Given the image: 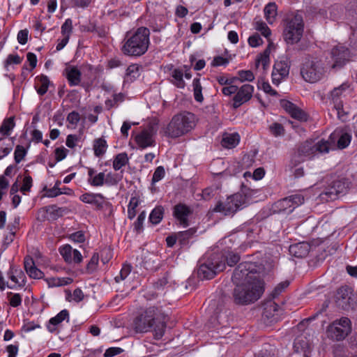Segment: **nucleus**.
<instances>
[{
	"label": "nucleus",
	"instance_id": "nucleus-1",
	"mask_svg": "<svg viewBox=\"0 0 357 357\" xmlns=\"http://www.w3.org/2000/svg\"><path fill=\"white\" fill-rule=\"evenodd\" d=\"M167 320L161 307L151 306L134 319L133 328L137 333H146L153 329L154 338L158 340L165 335Z\"/></svg>",
	"mask_w": 357,
	"mask_h": 357
},
{
	"label": "nucleus",
	"instance_id": "nucleus-2",
	"mask_svg": "<svg viewBox=\"0 0 357 357\" xmlns=\"http://www.w3.org/2000/svg\"><path fill=\"white\" fill-rule=\"evenodd\" d=\"M264 292V282L260 278H250L248 282L236 285L233 291L234 302L247 305L258 301Z\"/></svg>",
	"mask_w": 357,
	"mask_h": 357
},
{
	"label": "nucleus",
	"instance_id": "nucleus-3",
	"mask_svg": "<svg viewBox=\"0 0 357 357\" xmlns=\"http://www.w3.org/2000/svg\"><path fill=\"white\" fill-rule=\"evenodd\" d=\"M330 144L324 139L315 142L310 139L300 144L291 155L290 165L292 167L299 165L307 160H312L318 154L328 153Z\"/></svg>",
	"mask_w": 357,
	"mask_h": 357
},
{
	"label": "nucleus",
	"instance_id": "nucleus-4",
	"mask_svg": "<svg viewBox=\"0 0 357 357\" xmlns=\"http://www.w3.org/2000/svg\"><path fill=\"white\" fill-rule=\"evenodd\" d=\"M150 31L148 28L139 27L134 33H127L122 52L127 56H140L144 54L149 48Z\"/></svg>",
	"mask_w": 357,
	"mask_h": 357
},
{
	"label": "nucleus",
	"instance_id": "nucleus-5",
	"mask_svg": "<svg viewBox=\"0 0 357 357\" xmlns=\"http://www.w3.org/2000/svg\"><path fill=\"white\" fill-rule=\"evenodd\" d=\"M196 118L194 114L182 112L174 115L167 124L165 135L175 139L190 132L195 126Z\"/></svg>",
	"mask_w": 357,
	"mask_h": 357
},
{
	"label": "nucleus",
	"instance_id": "nucleus-6",
	"mask_svg": "<svg viewBox=\"0 0 357 357\" xmlns=\"http://www.w3.org/2000/svg\"><path fill=\"white\" fill-rule=\"evenodd\" d=\"M303 20L300 15L287 17L284 22L283 39L287 45L297 44L303 37Z\"/></svg>",
	"mask_w": 357,
	"mask_h": 357
},
{
	"label": "nucleus",
	"instance_id": "nucleus-7",
	"mask_svg": "<svg viewBox=\"0 0 357 357\" xmlns=\"http://www.w3.org/2000/svg\"><path fill=\"white\" fill-rule=\"evenodd\" d=\"M225 259L218 253L208 256L198 268L197 274L201 279L210 280L225 268Z\"/></svg>",
	"mask_w": 357,
	"mask_h": 357
},
{
	"label": "nucleus",
	"instance_id": "nucleus-8",
	"mask_svg": "<svg viewBox=\"0 0 357 357\" xmlns=\"http://www.w3.org/2000/svg\"><path fill=\"white\" fill-rule=\"evenodd\" d=\"M324 73V63L317 57L306 58L301 69L302 77L310 83H315L320 80Z\"/></svg>",
	"mask_w": 357,
	"mask_h": 357
},
{
	"label": "nucleus",
	"instance_id": "nucleus-9",
	"mask_svg": "<svg viewBox=\"0 0 357 357\" xmlns=\"http://www.w3.org/2000/svg\"><path fill=\"white\" fill-rule=\"evenodd\" d=\"M352 331L351 320L346 317H342L332 321L326 328V334L333 341L344 340Z\"/></svg>",
	"mask_w": 357,
	"mask_h": 357
},
{
	"label": "nucleus",
	"instance_id": "nucleus-10",
	"mask_svg": "<svg viewBox=\"0 0 357 357\" xmlns=\"http://www.w3.org/2000/svg\"><path fill=\"white\" fill-rule=\"evenodd\" d=\"M247 203L248 197L245 195L236 193L228 197L225 202H219L213 208V211L229 215L245 207Z\"/></svg>",
	"mask_w": 357,
	"mask_h": 357
},
{
	"label": "nucleus",
	"instance_id": "nucleus-11",
	"mask_svg": "<svg viewBox=\"0 0 357 357\" xmlns=\"http://www.w3.org/2000/svg\"><path fill=\"white\" fill-rule=\"evenodd\" d=\"M304 200V197L302 195H292L275 202L272 208L276 213L289 214L296 208L303 204Z\"/></svg>",
	"mask_w": 357,
	"mask_h": 357
},
{
	"label": "nucleus",
	"instance_id": "nucleus-12",
	"mask_svg": "<svg viewBox=\"0 0 357 357\" xmlns=\"http://www.w3.org/2000/svg\"><path fill=\"white\" fill-rule=\"evenodd\" d=\"M250 278H259L255 271V266L251 262H242L235 268L232 281L236 284L248 282Z\"/></svg>",
	"mask_w": 357,
	"mask_h": 357
},
{
	"label": "nucleus",
	"instance_id": "nucleus-13",
	"mask_svg": "<svg viewBox=\"0 0 357 357\" xmlns=\"http://www.w3.org/2000/svg\"><path fill=\"white\" fill-rule=\"evenodd\" d=\"M348 188L349 183L346 179L334 181L324 192L321 193V199L326 202L335 200L339 195H344Z\"/></svg>",
	"mask_w": 357,
	"mask_h": 357
},
{
	"label": "nucleus",
	"instance_id": "nucleus-14",
	"mask_svg": "<svg viewBox=\"0 0 357 357\" xmlns=\"http://www.w3.org/2000/svg\"><path fill=\"white\" fill-rule=\"evenodd\" d=\"M254 91V86L250 84H244L240 87L237 86V90L232 98V107L238 109L243 104L249 102L253 96Z\"/></svg>",
	"mask_w": 357,
	"mask_h": 357
},
{
	"label": "nucleus",
	"instance_id": "nucleus-15",
	"mask_svg": "<svg viewBox=\"0 0 357 357\" xmlns=\"http://www.w3.org/2000/svg\"><path fill=\"white\" fill-rule=\"evenodd\" d=\"M331 56L333 61V68H342L351 58V53L348 48L343 45H337L332 48Z\"/></svg>",
	"mask_w": 357,
	"mask_h": 357
},
{
	"label": "nucleus",
	"instance_id": "nucleus-16",
	"mask_svg": "<svg viewBox=\"0 0 357 357\" xmlns=\"http://www.w3.org/2000/svg\"><path fill=\"white\" fill-rule=\"evenodd\" d=\"M351 135L346 132L335 130L326 140L330 144V150L335 149H343L349 146L351 142Z\"/></svg>",
	"mask_w": 357,
	"mask_h": 357
},
{
	"label": "nucleus",
	"instance_id": "nucleus-17",
	"mask_svg": "<svg viewBox=\"0 0 357 357\" xmlns=\"http://www.w3.org/2000/svg\"><path fill=\"white\" fill-rule=\"evenodd\" d=\"M67 211L65 207H59L56 205H49L40 208L37 213L38 220L41 222L45 220H56L62 217Z\"/></svg>",
	"mask_w": 357,
	"mask_h": 357
},
{
	"label": "nucleus",
	"instance_id": "nucleus-18",
	"mask_svg": "<svg viewBox=\"0 0 357 357\" xmlns=\"http://www.w3.org/2000/svg\"><path fill=\"white\" fill-rule=\"evenodd\" d=\"M337 306L342 310H348L353 305L352 291L347 286L340 287L335 295Z\"/></svg>",
	"mask_w": 357,
	"mask_h": 357
},
{
	"label": "nucleus",
	"instance_id": "nucleus-19",
	"mask_svg": "<svg viewBox=\"0 0 357 357\" xmlns=\"http://www.w3.org/2000/svg\"><path fill=\"white\" fill-rule=\"evenodd\" d=\"M290 66L287 60L277 61L272 72V82L274 84L278 85L282 80L286 79L289 73Z\"/></svg>",
	"mask_w": 357,
	"mask_h": 357
},
{
	"label": "nucleus",
	"instance_id": "nucleus-20",
	"mask_svg": "<svg viewBox=\"0 0 357 357\" xmlns=\"http://www.w3.org/2000/svg\"><path fill=\"white\" fill-rule=\"evenodd\" d=\"M59 253L64 261L68 264H79L82 261V256L79 251L66 244L59 248Z\"/></svg>",
	"mask_w": 357,
	"mask_h": 357
},
{
	"label": "nucleus",
	"instance_id": "nucleus-21",
	"mask_svg": "<svg viewBox=\"0 0 357 357\" xmlns=\"http://www.w3.org/2000/svg\"><path fill=\"white\" fill-rule=\"evenodd\" d=\"M135 141L137 146L142 149L154 146L155 145L154 135L151 129H144L136 135L135 137Z\"/></svg>",
	"mask_w": 357,
	"mask_h": 357
},
{
	"label": "nucleus",
	"instance_id": "nucleus-22",
	"mask_svg": "<svg viewBox=\"0 0 357 357\" xmlns=\"http://www.w3.org/2000/svg\"><path fill=\"white\" fill-rule=\"evenodd\" d=\"M191 208L183 204H176L174 207L173 215L183 227L189 225L188 217L192 214Z\"/></svg>",
	"mask_w": 357,
	"mask_h": 357
},
{
	"label": "nucleus",
	"instance_id": "nucleus-23",
	"mask_svg": "<svg viewBox=\"0 0 357 357\" xmlns=\"http://www.w3.org/2000/svg\"><path fill=\"white\" fill-rule=\"evenodd\" d=\"M280 106L294 119L298 121H305L307 119V114L293 102L282 100Z\"/></svg>",
	"mask_w": 357,
	"mask_h": 357
},
{
	"label": "nucleus",
	"instance_id": "nucleus-24",
	"mask_svg": "<svg viewBox=\"0 0 357 357\" xmlns=\"http://www.w3.org/2000/svg\"><path fill=\"white\" fill-rule=\"evenodd\" d=\"M79 200L94 206L98 210L102 209L105 204V197L100 193L85 192L80 195Z\"/></svg>",
	"mask_w": 357,
	"mask_h": 357
},
{
	"label": "nucleus",
	"instance_id": "nucleus-25",
	"mask_svg": "<svg viewBox=\"0 0 357 357\" xmlns=\"http://www.w3.org/2000/svg\"><path fill=\"white\" fill-rule=\"evenodd\" d=\"M349 87L347 82H344L337 87L334 88L329 94V99L331 100L335 109H342L343 102L342 96Z\"/></svg>",
	"mask_w": 357,
	"mask_h": 357
},
{
	"label": "nucleus",
	"instance_id": "nucleus-26",
	"mask_svg": "<svg viewBox=\"0 0 357 357\" xmlns=\"http://www.w3.org/2000/svg\"><path fill=\"white\" fill-rule=\"evenodd\" d=\"M70 86H78L81 82V71L74 66H67L63 72Z\"/></svg>",
	"mask_w": 357,
	"mask_h": 357
},
{
	"label": "nucleus",
	"instance_id": "nucleus-27",
	"mask_svg": "<svg viewBox=\"0 0 357 357\" xmlns=\"http://www.w3.org/2000/svg\"><path fill=\"white\" fill-rule=\"evenodd\" d=\"M24 264L25 271L30 278L33 279H40L43 277V273L35 266L32 258L26 257L24 259Z\"/></svg>",
	"mask_w": 357,
	"mask_h": 357
},
{
	"label": "nucleus",
	"instance_id": "nucleus-28",
	"mask_svg": "<svg viewBox=\"0 0 357 357\" xmlns=\"http://www.w3.org/2000/svg\"><path fill=\"white\" fill-rule=\"evenodd\" d=\"M69 319V312L67 310H63L55 317L51 318L47 326L50 332L53 333L56 331V326L65 319Z\"/></svg>",
	"mask_w": 357,
	"mask_h": 357
},
{
	"label": "nucleus",
	"instance_id": "nucleus-29",
	"mask_svg": "<svg viewBox=\"0 0 357 357\" xmlns=\"http://www.w3.org/2000/svg\"><path fill=\"white\" fill-rule=\"evenodd\" d=\"M310 246L305 243H295L289 246V252L297 258L305 257L309 252Z\"/></svg>",
	"mask_w": 357,
	"mask_h": 357
},
{
	"label": "nucleus",
	"instance_id": "nucleus-30",
	"mask_svg": "<svg viewBox=\"0 0 357 357\" xmlns=\"http://www.w3.org/2000/svg\"><path fill=\"white\" fill-rule=\"evenodd\" d=\"M170 82L179 89H184L185 86L183 80V72L179 68L174 69L171 73Z\"/></svg>",
	"mask_w": 357,
	"mask_h": 357
},
{
	"label": "nucleus",
	"instance_id": "nucleus-31",
	"mask_svg": "<svg viewBox=\"0 0 357 357\" xmlns=\"http://www.w3.org/2000/svg\"><path fill=\"white\" fill-rule=\"evenodd\" d=\"M141 66L137 63L130 65L126 71L124 82H132L139 76V69Z\"/></svg>",
	"mask_w": 357,
	"mask_h": 357
},
{
	"label": "nucleus",
	"instance_id": "nucleus-32",
	"mask_svg": "<svg viewBox=\"0 0 357 357\" xmlns=\"http://www.w3.org/2000/svg\"><path fill=\"white\" fill-rule=\"evenodd\" d=\"M270 50L267 47L262 53L259 54L255 60V67L258 68L260 66L265 70H266L270 64Z\"/></svg>",
	"mask_w": 357,
	"mask_h": 357
},
{
	"label": "nucleus",
	"instance_id": "nucleus-33",
	"mask_svg": "<svg viewBox=\"0 0 357 357\" xmlns=\"http://www.w3.org/2000/svg\"><path fill=\"white\" fill-rule=\"evenodd\" d=\"M240 137L238 133L225 134L223 135L221 144L227 149L235 147L239 142Z\"/></svg>",
	"mask_w": 357,
	"mask_h": 357
},
{
	"label": "nucleus",
	"instance_id": "nucleus-34",
	"mask_svg": "<svg viewBox=\"0 0 357 357\" xmlns=\"http://www.w3.org/2000/svg\"><path fill=\"white\" fill-rule=\"evenodd\" d=\"M107 143L105 139L100 137L93 141V149L96 157L102 156L107 151Z\"/></svg>",
	"mask_w": 357,
	"mask_h": 357
},
{
	"label": "nucleus",
	"instance_id": "nucleus-35",
	"mask_svg": "<svg viewBox=\"0 0 357 357\" xmlns=\"http://www.w3.org/2000/svg\"><path fill=\"white\" fill-rule=\"evenodd\" d=\"M36 80L38 82L37 85L36 86L37 93L40 96L45 95L49 88L50 82L47 76L41 75L36 77Z\"/></svg>",
	"mask_w": 357,
	"mask_h": 357
},
{
	"label": "nucleus",
	"instance_id": "nucleus-36",
	"mask_svg": "<svg viewBox=\"0 0 357 357\" xmlns=\"http://www.w3.org/2000/svg\"><path fill=\"white\" fill-rule=\"evenodd\" d=\"M15 126V117L10 116L3 120L0 126V134L3 136H9Z\"/></svg>",
	"mask_w": 357,
	"mask_h": 357
},
{
	"label": "nucleus",
	"instance_id": "nucleus-37",
	"mask_svg": "<svg viewBox=\"0 0 357 357\" xmlns=\"http://www.w3.org/2000/svg\"><path fill=\"white\" fill-rule=\"evenodd\" d=\"M164 211V208L162 206L154 208L149 215V222L153 225L159 224L163 218Z\"/></svg>",
	"mask_w": 357,
	"mask_h": 357
},
{
	"label": "nucleus",
	"instance_id": "nucleus-38",
	"mask_svg": "<svg viewBox=\"0 0 357 357\" xmlns=\"http://www.w3.org/2000/svg\"><path fill=\"white\" fill-rule=\"evenodd\" d=\"M264 15L267 22L273 24L277 15V6L275 3H268L264 8Z\"/></svg>",
	"mask_w": 357,
	"mask_h": 357
},
{
	"label": "nucleus",
	"instance_id": "nucleus-39",
	"mask_svg": "<svg viewBox=\"0 0 357 357\" xmlns=\"http://www.w3.org/2000/svg\"><path fill=\"white\" fill-rule=\"evenodd\" d=\"M193 95L195 100L198 102H202L204 96L202 95V86L200 79L195 78L192 81Z\"/></svg>",
	"mask_w": 357,
	"mask_h": 357
},
{
	"label": "nucleus",
	"instance_id": "nucleus-40",
	"mask_svg": "<svg viewBox=\"0 0 357 357\" xmlns=\"http://www.w3.org/2000/svg\"><path fill=\"white\" fill-rule=\"evenodd\" d=\"M128 154L125 152L117 154L113 161V168L117 171L128 162Z\"/></svg>",
	"mask_w": 357,
	"mask_h": 357
},
{
	"label": "nucleus",
	"instance_id": "nucleus-41",
	"mask_svg": "<svg viewBox=\"0 0 357 357\" xmlns=\"http://www.w3.org/2000/svg\"><path fill=\"white\" fill-rule=\"evenodd\" d=\"M7 298L9 305L13 307H18L22 305V296L19 293H13L11 291L7 292Z\"/></svg>",
	"mask_w": 357,
	"mask_h": 357
},
{
	"label": "nucleus",
	"instance_id": "nucleus-42",
	"mask_svg": "<svg viewBox=\"0 0 357 357\" xmlns=\"http://www.w3.org/2000/svg\"><path fill=\"white\" fill-rule=\"evenodd\" d=\"M139 204V199L137 197H132L128 206V218L133 219L136 215V208Z\"/></svg>",
	"mask_w": 357,
	"mask_h": 357
},
{
	"label": "nucleus",
	"instance_id": "nucleus-43",
	"mask_svg": "<svg viewBox=\"0 0 357 357\" xmlns=\"http://www.w3.org/2000/svg\"><path fill=\"white\" fill-rule=\"evenodd\" d=\"M105 174L104 172L96 174L92 178H88V183L93 187L102 186L105 183Z\"/></svg>",
	"mask_w": 357,
	"mask_h": 357
},
{
	"label": "nucleus",
	"instance_id": "nucleus-44",
	"mask_svg": "<svg viewBox=\"0 0 357 357\" xmlns=\"http://www.w3.org/2000/svg\"><path fill=\"white\" fill-rule=\"evenodd\" d=\"M196 231L195 228H190L188 230L178 232L176 234L177 238H178V241L181 244H185L188 239L194 236Z\"/></svg>",
	"mask_w": 357,
	"mask_h": 357
},
{
	"label": "nucleus",
	"instance_id": "nucleus-45",
	"mask_svg": "<svg viewBox=\"0 0 357 357\" xmlns=\"http://www.w3.org/2000/svg\"><path fill=\"white\" fill-rule=\"evenodd\" d=\"M238 77H235L236 80L243 82H252L255 79V75L251 70H239L238 71Z\"/></svg>",
	"mask_w": 357,
	"mask_h": 357
},
{
	"label": "nucleus",
	"instance_id": "nucleus-46",
	"mask_svg": "<svg viewBox=\"0 0 357 357\" xmlns=\"http://www.w3.org/2000/svg\"><path fill=\"white\" fill-rule=\"evenodd\" d=\"M269 131L275 137L284 135V128L281 123H273L269 126Z\"/></svg>",
	"mask_w": 357,
	"mask_h": 357
},
{
	"label": "nucleus",
	"instance_id": "nucleus-47",
	"mask_svg": "<svg viewBox=\"0 0 357 357\" xmlns=\"http://www.w3.org/2000/svg\"><path fill=\"white\" fill-rule=\"evenodd\" d=\"M98 261H99L98 254L94 253L92 255L90 261H89V263L86 265V271L89 273H91L96 270L98 264Z\"/></svg>",
	"mask_w": 357,
	"mask_h": 357
},
{
	"label": "nucleus",
	"instance_id": "nucleus-48",
	"mask_svg": "<svg viewBox=\"0 0 357 357\" xmlns=\"http://www.w3.org/2000/svg\"><path fill=\"white\" fill-rule=\"evenodd\" d=\"M26 150L24 146L17 145L14 152V158L16 163H20L25 157Z\"/></svg>",
	"mask_w": 357,
	"mask_h": 357
},
{
	"label": "nucleus",
	"instance_id": "nucleus-49",
	"mask_svg": "<svg viewBox=\"0 0 357 357\" xmlns=\"http://www.w3.org/2000/svg\"><path fill=\"white\" fill-rule=\"evenodd\" d=\"M132 267L130 265L124 264L120 271L119 275L115 277V281L116 282H119L120 281L125 280L130 273Z\"/></svg>",
	"mask_w": 357,
	"mask_h": 357
},
{
	"label": "nucleus",
	"instance_id": "nucleus-50",
	"mask_svg": "<svg viewBox=\"0 0 357 357\" xmlns=\"http://www.w3.org/2000/svg\"><path fill=\"white\" fill-rule=\"evenodd\" d=\"M73 30V22L72 20L68 18L66 19L64 23L61 26V33L63 36H68L70 38V33Z\"/></svg>",
	"mask_w": 357,
	"mask_h": 357
},
{
	"label": "nucleus",
	"instance_id": "nucleus-51",
	"mask_svg": "<svg viewBox=\"0 0 357 357\" xmlns=\"http://www.w3.org/2000/svg\"><path fill=\"white\" fill-rule=\"evenodd\" d=\"M32 183L33 180L31 176L29 175H25L23 179L22 186L20 188V191L24 195L27 192H29L32 187Z\"/></svg>",
	"mask_w": 357,
	"mask_h": 357
},
{
	"label": "nucleus",
	"instance_id": "nucleus-52",
	"mask_svg": "<svg viewBox=\"0 0 357 357\" xmlns=\"http://www.w3.org/2000/svg\"><path fill=\"white\" fill-rule=\"evenodd\" d=\"M12 151L11 146H8L3 137H0V160L8 155Z\"/></svg>",
	"mask_w": 357,
	"mask_h": 357
},
{
	"label": "nucleus",
	"instance_id": "nucleus-53",
	"mask_svg": "<svg viewBox=\"0 0 357 357\" xmlns=\"http://www.w3.org/2000/svg\"><path fill=\"white\" fill-rule=\"evenodd\" d=\"M22 61V58H21L19 55L9 54L4 62V66L5 68H7L11 64H20L21 63Z\"/></svg>",
	"mask_w": 357,
	"mask_h": 357
},
{
	"label": "nucleus",
	"instance_id": "nucleus-54",
	"mask_svg": "<svg viewBox=\"0 0 357 357\" xmlns=\"http://www.w3.org/2000/svg\"><path fill=\"white\" fill-rule=\"evenodd\" d=\"M73 280L71 278H56L52 280V285L55 287H61L71 284Z\"/></svg>",
	"mask_w": 357,
	"mask_h": 357
},
{
	"label": "nucleus",
	"instance_id": "nucleus-55",
	"mask_svg": "<svg viewBox=\"0 0 357 357\" xmlns=\"http://www.w3.org/2000/svg\"><path fill=\"white\" fill-rule=\"evenodd\" d=\"M61 181H57L53 188L47 190V196L48 197H55L60 195H62L61 189L59 188Z\"/></svg>",
	"mask_w": 357,
	"mask_h": 357
},
{
	"label": "nucleus",
	"instance_id": "nucleus-56",
	"mask_svg": "<svg viewBox=\"0 0 357 357\" xmlns=\"http://www.w3.org/2000/svg\"><path fill=\"white\" fill-rule=\"evenodd\" d=\"M256 29L261 32V33L266 38L270 36L271 32L266 23L263 22H257Z\"/></svg>",
	"mask_w": 357,
	"mask_h": 357
},
{
	"label": "nucleus",
	"instance_id": "nucleus-57",
	"mask_svg": "<svg viewBox=\"0 0 357 357\" xmlns=\"http://www.w3.org/2000/svg\"><path fill=\"white\" fill-rule=\"evenodd\" d=\"M165 172L164 167L162 166L158 167L153 174L152 183L160 181L165 176Z\"/></svg>",
	"mask_w": 357,
	"mask_h": 357
},
{
	"label": "nucleus",
	"instance_id": "nucleus-58",
	"mask_svg": "<svg viewBox=\"0 0 357 357\" xmlns=\"http://www.w3.org/2000/svg\"><path fill=\"white\" fill-rule=\"evenodd\" d=\"M146 218V212L142 211L138 215L136 222H135V229L137 232L140 233L143 229V223Z\"/></svg>",
	"mask_w": 357,
	"mask_h": 357
},
{
	"label": "nucleus",
	"instance_id": "nucleus-59",
	"mask_svg": "<svg viewBox=\"0 0 357 357\" xmlns=\"http://www.w3.org/2000/svg\"><path fill=\"white\" fill-rule=\"evenodd\" d=\"M69 239L75 243H83L85 241V235L82 231H78L71 234Z\"/></svg>",
	"mask_w": 357,
	"mask_h": 357
},
{
	"label": "nucleus",
	"instance_id": "nucleus-60",
	"mask_svg": "<svg viewBox=\"0 0 357 357\" xmlns=\"http://www.w3.org/2000/svg\"><path fill=\"white\" fill-rule=\"evenodd\" d=\"M268 349H265L260 351L256 354L255 357H275V349L268 345Z\"/></svg>",
	"mask_w": 357,
	"mask_h": 357
},
{
	"label": "nucleus",
	"instance_id": "nucleus-61",
	"mask_svg": "<svg viewBox=\"0 0 357 357\" xmlns=\"http://www.w3.org/2000/svg\"><path fill=\"white\" fill-rule=\"evenodd\" d=\"M263 43V40L260 37V36L257 33L253 34L250 36L248 38V43L252 47H256L261 45Z\"/></svg>",
	"mask_w": 357,
	"mask_h": 357
},
{
	"label": "nucleus",
	"instance_id": "nucleus-62",
	"mask_svg": "<svg viewBox=\"0 0 357 357\" xmlns=\"http://www.w3.org/2000/svg\"><path fill=\"white\" fill-rule=\"evenodd\" d=\"M240 260V256L236 253L230 252L226 257V261L228 266H233Z\"/></svg>",
	"mask_w": 357,
	"mask_h": 357
},
{
	"label": "nucleus",
	"instance_id": "nucleus-63",
	"mask_svg": "<svg viewBox=\"0 0 357 357\" xmlns=\"http://www.w3.org/2000/svg\"><path fill=\"white\" fill-rule=\"evenodd\" d=\"M168 284V278L167 277L163 276L162 278L158 280L156 282H155L153 287L155 290L159 291H162L165 286Z\"/></svg>",
	"mask_w": 357,
	"mask_h": 357
},
{
	"label": "nucleus",
	"instance_id": "nucleus-64",
	"mask_svg": "<svg viewBox=\"0 0 357 357\" xmlns=\"http://www.w3.org/2000/svg\"><path fill=\"white\" fill-rule=\"evenodd\" d=\"M8 357H17L19 351V344H9L6 347Z\"/></svg>",
	"mask_w": 357,
	"mask_h": 357
}]
</instances>
